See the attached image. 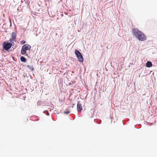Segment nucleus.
Masks as SVG:
<instances>
[{"label": "nucleus", "instance_id": "29", "mask_svg": "<svg viewBox=\"0 0 157 157\" xmlns=\"http://www.w3.org/2000/svg\"><path fill=\"white\" fill-rule=\"evenodd\" d=\"M27 81L28 82H29V81L28 80H27Z\"/></svg>", "mask_w": 157, "mask_h": 157}, {"label": "nucleus", "instance_id": "1", "mask_svg": "<svg viewBox=\"0 0 157 157\" xmlns=\"http://www.w3.org/2000/svg\"><path fill=\"white\" fill-rule=\"evenodd\" d=\"M133 32L135 36L139 40L143 41L146 40L147 37L145 35L138 29L133 30Z\"/></svg>", "mask_w": 157, "mask_h": 157}, {"label": "nucleus", "instance_id": "25", "mask_svg": "<svg viewBox=\"0 0 157 157\" xmlns=\"http://www.w3.org/2000/svg\"><path fill=\"white\" fill-rule=\"evenodd\" d=\"M63 99H62V100H61V102H63Z\"/></svg>", "mask_w": 157, "mask_h": 157}, {"label": "nucleus", "instance_id": "13", "mask_svg": "<svg viewBox=\"0 0 157 157\" xmlns=\"http://www.w3.org/2000/svg\"><path fill=\"white\" fill-rule=\"evenodd\" d=\"M27 67L29 68L32 71L34 70V69L33 66H30L29 65H28L27 66Z\"/></svg>", "mask_w": 157, "mask_h": 157}, {"label": "nucleus", "instance_id": "26", "mask_svg": "<svg viewBox=\"0 0 157 157\" xmlns=\"http://www.w3.org/2000/svg\"><path fill=\"white\" fill-rule=\"evenodd\" d=\"M72 83H71V82L69 83V85H72Z\"/></svg>", "mask_w": 157, "mask_h": 157}, {"label": "nucleus", "instance_id": "2", "mask_svg": "<svg viewBox=\"0 0 157 157\" xmlns=\"http://www.w3.org/2000/svg\"><path fill=\"white\" fill-rule=\"evenodd\" d=\"M75 54L76 56L78 61L81 63H83L84 59L82 54L78 50L75 49Z\"/></svg>", "mask_w": 157, "mask_h": 157}, {"label": "nucleus", "instance_id": "3", "mask_svg": "<svg viewBox=\"0 0 157 157\" xmlns=\"http://www.w3.org/2000/svg\"><path fill=\"white\" fill-rule=\"evenodd\" d=\"M2 45L3 46V50H6L9 52H10V49L11 48L10 46V44H9V41H6L2 42Z\"/></svg>", "mask_w": 157, "mask_h": 157}, {"label": "nucleus", "instance_id": "20", "mask_svg": "<svg viewBox=\"0 0 157 157\" xmlns=\"http://www.w3.org/2000/svg\"><path fill=\"white\" fill-rule=\"evenodd\" d=\"M70 112L69 110H68L67 111H64L63 112V113L65 114H68L70 113Z\"/></svg>", "mask_w": 157, "mask_h": 157}, {"label": "nucleus", "instance_id": "19", "mask_svg": "<svg viewBox=\"0 0 157 157\" xmlns=\"http://www.w3.org/2000/svg\"><path fill=\"white\" fill-rule=\"evenodd\" d=\"M26 43V41L25 40H22L21 41V44H23Z\"/></svg>", "mask_w": 157, "mask_h": 157}, {"label": "nucleus", "instance_id": "33", "mask_svg": "<svg viewBox=\"0 0 157 157\" xmlns=\"http://www.w3.org/2000/svg\"><path fill=\"white\" fill-rule=\"evenodd\" d=\"M23 66H25V65H23Z\"/></svg>", "mask_w": 157, "mask_h": 157}, {"label": "nucleus", "instance_id": "8", "mask_svg": "<svg viewBox=\"0 0 157 157\" xmlns=\"http://www.w3.org/2000/svg\"><path fill=\"white\" fill-rule=\"evenodd\" d=\"M152 62L150 61H147L146 63V66L147 67H150L152 66Z\"/></svg>", "mask_w": 157, "mask_h": 157}, {"label": "nucleus", "instance_id": "7", "mask_svg": "<svg viewBox=\"0 0 157 157\" xmlns=\"http://www.w3.org/2000/svg\"><path fill=\"white\" fill-rule=\"evenodd\" d=\"M16 32L14 31L12 33V35L11 36V38L15 40H17V35L16 33Z\"/></svg>", "mask_w": 157, "mask_h": 157}, {"label": "nucleus", "instance_id": "22", "mask_svg": "<svg viewBox=\"0 0 157 157\" xmlns=\"http://www.w3.org/2000/svg\"><path fill=\"white\" fill-rule=\"evenodd\" d=\"M11 49H10V51H12V50H13L15 48H14V47H11Z\"/></svg>", "mask_w": 157, "mask_h": 157}, {"label": "nucleus", "instance_id": "18", "mask_svg": "<svg viewBox=\"0 0 157 157\" xmlns=\"http://www.w3.org/2000/svg\"><path fill=\"white\" fill-rule=\"evenodd\" d=\"M14 41L12 42H9V44H10V46L11 47V48L12 47V46H13L14 44V43L13 42Z\"/></svg>", "mask_w": 157, "mask_h": 157}, {"label": "nucleus", "instance_id": "28", "mask_svg": "<svg viewBox=\"0 0 157 157\" xmlns=\"http://www.w3.org/2000/svg\"><path fill=\"white\" fill-rule=\"evenodd\" d=\"M30 78L32 79L31 76V75H30Z\"/></svg>", "mask_w": 157, "mask_h": 157}, {"label": "nucleus", "instance_id": "16", "mask_svg": "<svg viewBox=\"0 0 157 157\" xmlns=\"http://www.w3.org/2000/svg\"><path fill=\"white\" fill-rule=\"evenodd\" d=\"M139 127V128H141V124H136V125H135V126H134V128H137V127Z\"/></svg>", "mask_w": 157, "mask_h": 157}, {"label": "nucleus", "instance_id": "34", "mask_svg": "<svg viewBox=\"0 0 157 157\" xmlns=\"http://www.w3.org/2000/svg\"><path fill=\"white\" fill-rule=\"evenodd\" d=\"M15 48H16V46L14 47Z\"/></svg>", "mask_w": 157, "mask_h": 157}, {"label": "nucleus", "instance_id": "32", "mask_svg": "<svg viewBox=\"0 0 157 157\" xmlns=\"http://www.w3.org/2000/svg\"><path fill=\"white\" fill-rule=\"evenodd\" d=\"M10 26H11V23H10Z\"/></svg>", "mask_w": 157, "mask_h": 157}, {"label": "nucleus", "instance_id": "27", "mask_svg": "<svg viewBox=\"0 0 157 157\" xmlns=\"http://www.w3.org/2000/svg\"><path fill=\"white\" fill-rule=\"evenodd\" d=\"M23 1H21V3H23Z\"/></svg>", "mask_w": 157, "mask_h": 157}, {"label": "nucleus", "instance_id": "9", "mask_svg": "<svg viewBox=\"0 0 157 157\" xmlns=\"http://www.w3.org/2000/svg\"><path fill=\"white\" fill-rule=\"evenodd\" d=\"M20 60L24 63H26L27 61V59L23 56H21L20 58Z\"/></svg>", "mask_w": 157, "mask_h": 157}, {"label": "nucleus", "instance_id": "31", "mask_svg": "<svg viewBox=\"0 0 157 157\" xmlns=\"http://www.w3.org/2000/svg\"><path fill=\"white\" fill-rule=\"evenodd\" d=\"M122 123H123V125H124V123H123V122H122Z\"/></svg>", "mask_w": 157, "mask_h": 157}, {"label": "nucleus", "instance_id": "12", "mask_svg": "<svg viewBox=\"0 0 157 157\" xmlns=\"http://www.w3.org/2000/svg\"><path fill=\"white\" fill-rule=\"evenodd\" d=\"M37 117L36 116H31L30 117V120H32L33 121H38L39 120V119H37L36 120H34L33 119V118H34V117Z\"/></svg>", "mask_w": 157, "mask_h": 157}, {"label": "nucleus", "instance_id": "21", "mask_svg": "<svg viewBox=\"0 0 157 157\" xmlns=\"http://www.w3.org/2000/svg\"><path fill=\"white\" fill-rule=\"evenodd\" d=\"M29 75H28V76L26 74H25V73L23 74V76L24 77H27L28 78L29 77Z\"/></svg>", "mask_w": 157, "mask_h": 157}, {"label": "nucleus", "instance_id": "6", "mask_svg": "<svg viewBox=\"0 0 157 157\" xmlns=\"http://www.w3.org/2000/svg\"><path fill=\"white\" fill-rule=\"evenodd\" d=\"M34 80L35 81L34 83L32 85V86L30 87V89L31 90H33L34 88H36L37 86H36V83L37 82V80L36 79L35 80L34 79Z\"/></svg>", "mask_w": 157, "mask_h": 157}, {"label": "nucleus", "instance_id": "11", "mask_svg": "<svg viewBox=\"0 0 157 157\" xmlns=\"http://www.w3.org/2000/svg\"><path fill=\"white\" fill-rule=\"evenodd\" d=\"M42 105L43 106L44 105H43V101H39L37 102V105L38 106H39L40 105Z\"/></svg>", "mask_w": 157, "mask_h": 157}, {"label": "nucleus", "instance_id": "15", "mask_svg": "<svg viewBox=\"0 0 157 157\" xmlns=\"http://www.w3.org/2000/svg\"><path fill=\"white\" fill-rule=\"evenodd\" d=\"M43 113L46 114L48 116L49 115V113L47 110L44 111L43 112Z\"/></svg>", "mask_w": 157, "mask_h": 157}, {"label": "nucleus", "instance_id": "14", "mask_svg": "<svg viewBox=\"0 0 157 157\" xmlns=\"http://www.w3.org/2000/svg\"><path fill=\"white\" fill-rule=\"evenodd\" d=\"M95 122L98 124H100L101 123V120L99 119L94 120Z\"/></svg>", "mask_w": 157, "mask_h": 157}, {"label": "nucleus", "instance_id": "5", "mask_svg": "<svg viewBox=\"0 0 157 157\" xmlns=\"http://www.w3.org/2000/svg\"><path fill=\"white\" fill-rule=\"evenodd\" d=\"M22 48L26 51L30 50L31 48V46L28 44H25L22 46Z\"/></svg>", "mask_w": 157, "mask_h": 157}, {"label": "nucleus", "instance_id": "17", "mask_svg": "<svg viewBox=\"0 0 157 157\" xmlns=\"http://www.w3.org/2000/svg\"><path fill=\"white\" fill-rule=\"evenodd\" d=\"M16 41L17 40H15L13 39L12 38H10L9 40V41L10 42H11L13 41L16 42Z\"/></svg>", "mask_w": 157, "mask_h": 157}, {"label": "nucleus", "instance_id": "30", "mask_svg": "<svg viewBox=\"0 0 157 157\" xmlns=\"http://www.w3.org/2000/svg\"><path fill=\"white\" fill-rule=\"evenodd\" d=\"M37 35H37V34H36V36H37Z\"/></svg>", "mask_w": 157, "mask_h": 157}, {"label": "nucleus", "instance_id": "10", "mask_svg": "<svg viewBox=\"0 0 157 157\" xmlns=\"http://www.w3.org/2000/svg\"><path fill=\"white\" fill-rule=\"evenodd\" d=\"M26 51L23 48H22V47L21 51V54L22 55H24L26 54V56L28 55L27 54H26Z\"/></svg>", "mask_w": 157, "mask_h": 157}, {"label": "nucleus", "instance_id": "24", "mask_svg": "<svg viewBox=\"0 0 157 157\" xmlns=\"http://www.w3.org/2000/svg\"><path fill=\"white\" fill-rule=\"evenodd\" d=\"M12 58L13 60L14 61H15L14 58L13 56H12Z\"/></svg>", "mask_w": 157, "mask_h": 157}, {"label": "nucleus", "instance_id": "4", "mask_svg": "<svg viewBox=\"0 0 157 157\" xmlns=\"http://www.w3.org/2000/svg\"><path fill=\"white\" fill-rule=\"evenodd\" d=\"M77 111L78 112L81 111L82 109V107L80 101H78L77 104Z\"/></svg>", "mask_w": 157, "mask_h": 157}, {"label": "nucleus", "instance_id": "23", "mask_svg": "<svg viewBox=\"0 0 157 157\" xmlns=\"http://www.w3.org/2000/svg\"><path fill=\"white\" fill-rule=\"evenodd\" d=\"M75 105V104H74H74H73L72 105L71 107H72V108H73L74 107V106Z\"/></svg>", "mask_w": 157, "mask_h": 157}]
</instances>
